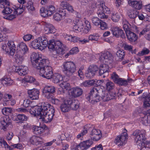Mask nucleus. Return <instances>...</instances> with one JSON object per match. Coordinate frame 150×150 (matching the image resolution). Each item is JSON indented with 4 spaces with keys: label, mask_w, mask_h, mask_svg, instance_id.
Listing matches in <instances>:
<instances>
[{
    "label": "nucleus",
    "mask_w": 150,
    "mask_h": 150,
    "mask_svg": "<svg viewBox=\"0 0 150 150\" xmlns=\"http://www.w3.org/2000/svg\"><path fill=\"white\" fill-rule=\"evenodd\" d=\"M79 52V49L77 47H74L72 48L66 55H65L66 58L68 57V56L70 55L74 54H76Z\"/></svg>",
    "instance_id": "nucleus-47"
},
{
    "label": "nucleus",
    "mask_w": 150,
    "mask_h": 150,
    "mask_svg": "<svg viewBox=\"0 0 150 150\" xmlns=\"http://www.w3.org/2000/svg\"><path fill=\"white\" fill-rule=\"evenodd\" d=\"M84 27L83 24L81 21H79L76 24L74 25L73 28L75 31H81Z\"/></svg>",
    "instance_id": "nucleus-31"
},
{
    "label": "nucleus",
    "mask_w": 150,
    "mask_h": 150,
    "mask_svg": "<svg viewBox=\"0 0 150 150\" xmlns=\"http://www.w3.org/2000/svg\"><path fill=\"white\" fill-rule=\"evenodd\" d=\"M71 102L69 101H68V99H66L64 100L63 103L61 104L60 107L62 112H66L69 110L70 109L69 103H70Z\"/></svg>",
    "instance_id": "nucleus-25"
},
{
    "label": "nucleus",
    "mask_w": 150,
    "mask_h": 150,
    "mask_svg": "<svg viewBox=\"0 0 150 150\" xmlns=\"http://www.w3.org/2000/svg\"><path fill=\"white\" fill-rule=\"evenodd\" d=\"M98 69V68L96 65L90 66L88 69V72L85 74V76L89 78H92L95 75Z\"/></svg>",
    "instance_id": "nucleus-13"
},
{
    "label": "nucleus",
    "mask_w": 150,
    "mask_h": 150,
    "mask_svg": "<svg viewBox=\"0 0 150 150\" xmlns=\"http://www.w3.org/2000/svg\"><path fill=\"white\" fill-rule=\"evenodd\" d=\"M100 59L103 62L110 64L113 62V57L110 53L107 52L101 54Z\"/></svg>",
    "instance_id": "nucleus-9"
},
{
    "label": "nucleus",
    "mask_w": 150,
    "mask_h": 150,
    "mask_svg": "<svg viewBox=\"0 0 150 150\" xmlns=\"http://www.w3.org/2000/svg\"><path fill=\"white\" fill-rule=\"evenodd\" d=\"M109 67L108 64H103L100 65L99 68V74L101 76L103 74L108 72Z\"/></svg>",
    "instance_id": "nucleus-26"
},
{
    "label": "nucleus",
    "mask_w": 150,
    "mask_h": 150,
    "mask_svg": "<svg viewBox=\"0 0 150 150\" xmlns=\"http://www.w3.org/2000/svg\"><path fill=\"white\" fill-rule=\"evenodd\" d=\"M99 6L102 8V9L105 13H110V9L105 5V3L103 1L100 2Z\"/></svg>",
    "instance_id": "nucleus-42"
},
{
    "label": "nucleus",
    "mask_w": 150,
    "mask_h": 150,
    "mask_svg": "<svg viewBox=\"0 0 150 150\" xmlns=\"http://www.w3.org/2000/svg\"><path fill=\"white\" fill-rule=\"evenodd\" d=\"M87 129H84L83 131L80 133L78 134L77 136V138L78 139L82 140L83 138V136L86 134L87 133Z\"/></svg>",
    "instance_id": "nucleus-60"
},
{
    "label": "nucleus",
    "mask_w": 150,
    "mask_h": 150,
    "mask_svg": "<svg viewBox=\"0 0 150 150\" xmlns=\"http://www.w3.org/2000/svg\"><path fill=\"white\" fill-rule=\"evenodd\" d=\"M111 78L114 82L115 83L119 78L118 75L116 74V73L114 72L111 74Z\"/></svg>",
    "instance_id": "nucleus-63"
},
{
    "label": "nucleus",
    "mask_w": 150,
    "mask_h": 150,
    "mask_svg": "<svg viewBox=\"0 0 150 150\" xmlns=\"http://www.w3.org/2000/svg\"><path fill=\"white\" fill-rule=\"evenodd\" d=\"M40 11L41 16L44 17L50 16H49V12L47 9H45L44 7H42L40 9Z\"/></svg>",
    "instance_id": "nucleus-45"
},
{
    "label": "nucleus",
    "mask_w": 150,
    "mask_h": 150,
    "mask_svg": "<svg viewBox=\"0 0 150 150\" xmlns=\"http://www.w3.org/2000/svg\"><path fill=\"white\" fill-rule=\"evenodd\" d=\"M30 142L32 144L38 145L43 143L42 138L35 136H32L30 139Z\"/></svg>",
    "instance_id": "nucleus-18"
},
{
    "label": "nucleus",
    "mask_w": 150,
    "mask_h": 150,
    "mask_svg": "<svg viewBox=\"0 0 150 150\" xmlns=\"http://www.w3.org/2000/svg\"><path fill=\"white\" fill-rule=\"evenodd\" d=\"M141 120L142 124L145 125L147 126L149 122V121L148 120V116L147 115H144V117H141Z\"/></svg>",
    "instance_id": "nucleus-56"
},
{
    "label": "nucleus",
    "mask_w": 150,
    "mask_h": 150,
    "mask_svg": "<svg viewBox=\"0 0 150 150\" xmlns=\"http://www.w3.org/2000/svg\"><path fill=\"white\" fill-rule=\"evenodd\" d=\"M7 45L8 48L11 50V56H13L15 53L16 48L14 42L11 41H8Z\"/></svg>",
    "instance_id": "nucleus-37"
},
{
    "label": "nucleus",
    "mask_w": 150,
    "mask_h": 150,
    "mask_svg": "<svg viewBox=\"0 0 150 150\" xmlns=\"http://www.w3.org/2000/svg\"><path fill=\"white\" fill-rule=\"evenodd\" d=\"M146 131L143 129L135 130L133 133V135L135 137V141L137 144L142 145V144H144L146 139Z\"/></svg>",
    "instance_id": "nucleus-7"
},
{
    "label": "nucleus",
    "mask_w": 150,
    "mask_h": 150,
    "mask_svg": "<svg viewBox=\"0 0 150 150\" xmlns=\"http://www.w3.org/2000/svg\"><path fill=\"white\" fill-rule=\"evenodd\" d=\"M85 25L84 31L86 33H87L91 29L90 23L88 21L86 20L85 21Z\"/></svg>",
    "instance_id": "nucleus-46"
},
{
    "label": "nucleus",
    "mask_w": 150,
    "mask_h": 150,
    "mask_svg": "<svg viewBox=\"0 0 150 150\" xmlns=\"http://www.w3.org/2000/svg\"><path fill=\"white\" fill-rule=\"evenodd\" d=\"M83 93V91L81 88L76 87L73 89L71 92V95L75 97H77L81 95Z\"/></svg>",
    "instance_id": "nucleus-28"
},
{
    "label": "nucleus",
    "mask_w": 150,
    "mask_h": 150,
    "mask_svg": "<svg viewBox=\"0 0 150 150\" xmlns=\"http://www.w3.org/2000/svg\"><path fill=\"white\" fill-rule=\"evenodd\" d=\"M1 82L4 85L10 86L13 84V81L10 78L6 77L2 79Z\"/></svg>",
    "instance_id": "nucleus-40"
},
{
    "label": "nucleus",
    "mask_w": 150,
    "mask_h": 150,
    "mask_svg": "<svg viewBox=\"0 0 150 150\" xmlns=\"http://www.w3.org/2000/svg\"><path fill=\"white\" fill-rule=\"evenodd\" d=\"M116 54L120 59H123L125 55L124 51L123 50H119L117 52Z\"/></svg>",
    "instance_id": "nucleus-53"
},
{
    "label": "nucleus",
    "mask_w": 150,
    "mask_h": 150,
    "mask_svg": "<svg viewBox=\"0 0 150 150\" xmlns=\"http://www.w3.org/2000/svg\"><path fill=\"white\" fill-rule=\"evenodd\" d=\"M10 4L8 6L5 5L4 7L3 8H4L2 11V13L4 14H9L11 13L13 11L12 9L9 7Z\"/></svg>",
    "instance_id": "nucleus-41"
},
{
    "label": "nucleus",
    "mask_w": 150,
    "mask_h": 150,
    "mask_svg": "<svg viewBox=\"0 0 150 150\" xmlns=\"http://www.w3.org/2000/svg\"><path fill=\"white\" fill-rule=\"evenodd\" d=\"M31 59L34 67L37 69L40 76L47 79L52 78L53 69L52 67L49 65L48 60L42 59L38 54L35 53L32 54Z\"/></svg>",
    "instance_id": "nucleus-1"
},
{
    "label": "nucleus",
    "mask_w": 150,
    "mask_h": 150,
    "mask_svg": "<svg viewBox=\"0 0 150 150\" xmlns=\"http://www.w3.org/2000/svg\"><path fill=\"white\" fill-rule=\"evenodd\" d=\"M62 66L63 71L65 75L67 76H71L76 71V67L73 62H65L63 63Z\"/></svg>",
    "instance_id": "nucleus-6"
},
{
    "label": "nucleus",
    "mask_w": 150,
    "mask_h": 150,
    "mask_svg": "<svg viewBox=\"0 0 150 150\" xmlns=\"http://www.w3.org/2000/svg\"><path fill=\"white\" fill-rule=\"evenodd\" d=\"M1 48L6 54L11 56L10 49L8 48V46H7L6 44L3 45L1 47Z\"/></svg>",
    "instance_id": "nucleus-51"
},
{
    "label": "nucleus",
    "mask_w": 150,
    "mask_h": 150,
    "mask_svg": "<svg viewBox=\"0 0 150 150\" xmlns=\"http://www.w3.org/2000/svg\"><path fill=\"white\" fill-rule=\"evenodd\" d=\"M48 48L53 51L52 55L53 57L57 58L58 54L63 55L65 53V51L67 49L66 45H63L59 40L55 41L51 40L48 42Z\"/></svg>",
    "instance_id": "nucleus-3"
},
{
    "label": "nucleus",
    "mask_w": 150,
    "mask_h": 150,
    "mask_svg": "<svg viewBox=\"0 0 150 150\" xmlns=\"http://www.w3.org/2000/svg\"><path fill=\"white\" fill-rule=\"evenodd\" d=\"M15 72L20 76L25 75L28 72V67L22 65L16 67Z\"/></svg>",
    "instance_id": "nucleus-15"
},
{
    "label": "nucleus",
    "mask_w": 150,
    "mask_h": 150,
    "mask_svg": "<svg viewBox=\"0 0 150 150\" xmlns=\"http://www.w3.org/2000/svg\"><path fill=\"white\" fill-rule=\"evenodd\" d=\"M129 3L130 6L135 9L140 10L142 7V2L141 1H129Z\"/></svg>",
    "instance_id": "nucleus-23"
},
{
    "label": "nucleus",
    "mask_w": 150,
    "mask_h": 150,
    "mask_svg": "<svg viewBox=\"0 0 150 150\" xmlns=\"http://www.w3.org/2000/svg\"><path fill=\"white\" fill-rule=\"evenodd\" d=\"M44 32L46 34L54 33L55 32V28L53 25L49 23H47L45 25L44 28Z\"/></svg>",
    "instance_id": "nucleus-22"
},
{
    "label": "nucleus",
    "mask_w": 150,
    "mask_h": 150,
    "mask_svg": "<svg viewBox=\"0 0 150 150\" xmlns=\"http://www.w3.org/2000/svg\"><path fill=\"white\" fill-rule=\"evenodd\" d=\"M126 35L129 40L132 42H136L138 39V36L135 33L131 31H128Z\"/></svg>",
    "instance_id": "nucleus-21"
},
{
    "label": "nucleus",
    "mask_w": 150,
    "mask_h": 150,
    "mask_svg": "<svg viewBox=\"0 0 150 150\" xmlns=\"http://www.w3.org/2000/svg\"><path fill=\"white\" fill-rule=\"evenodd\" d=\"M138 12L135 10L130 9L128 10L127 15L131 18L134 19L136 18L138 15Z\"/></svg>",
    "instance_id": "nucleus-38"
},
{
    "label": "nucleus",
    "mask_w": 150,
    "mask_h": 150,
    "mask_svg": "<svg viewBox=\"0 0 150 150\" xmlns=\"http://www.w3.org/2000/svg\"><path fill=\"white\" fill-rule=\"evenodd\" d=\"M25 54L20 52L17 51L14 56V59L16 62L19 64H21L25 59Z\"/></svg>",
    "instance_id": "nucleus-17"
},
{
    "label": "nucleus",
    "mask_w": 150,
    "mask_h": 150,
    "mask_svg": "<svg viewBox=\"0 0 150 150\" xmlns=\"http://www.w3.org/2000/svg\"><path fill=\"white\" fill-rule=\"evenodd\" d=\"M26 7L29 11H35V8L34 6L33 3L31 1H29L27 3Z\"/></svg>",
    "instance_id": "nucleus-43"
},
{
    "label": "nucleus",
    "mask_w": 150,
    "mask_h": 150,
    "mask_svg": "<svg viewBox=\"0 0 150 150\" xmlns=\"http://www.w3.org/2000/svg\"><path fill=\"white\" fill-rule=\"evenodd\" d=\"M144 146L142 148V150H145V149H146V150H150V140L147 141L146 142H144Z\"/></svg>",
    "instance_id": "nucleus-55"
},
{
    "label": "nucleus",
    "mask_w": 150,
    "mask_h": 150,
    "mask_svg": "<svg viewBox=\"0 0 150 150\" xmlns=\"http://www.w3.org/2000/svg\"><path fill=\"white\" fill-rule=\"evenodd\" d=\"M100 95L99 97L100 100H102L104 101H107L111 100V97H109L108 92L106 91L103 89H100L99 90Z\"/></svg>",
    "instance_id": "nucleus-16"
},
{
    "label": "nucleus",
    "mask_w": 150,
    "mask_h": 150,
    "mask_svg": "<svg viewBox=\"0 0 150 150\" xmlns=\"http://www.w3.org/2000/svg\"><path fill=\"white\" fill-rule=\"evenodd\" d=\"M33 133L37 135L41 134L45 131V129L43 127L36 126L33 127Z\"/></svg>",
    "instance_id": "nucleus-33"
},
{
    "label": "nucleus",
    "mask_w": 150,
    "mask_h": 150,
    "mask_svg": "<svg viewBox=\"0 0 150 150\" xmlns=\"http://www.w3.org/2000/svg\"><path fill=\"white\" fill-rule=\"evenodd\" d=\"M128 139L127 134L126 132L122 133L121 135L117 136L115 139V142L118 146H120L125 145Z\"/></svg>",
    "instance_id": "nucleus-10"
},
{
    "label": "nucleus",
    "mask_w": 150,
    "mask_h": 150,
    "mask_svg": "<svg viewBox=\"0 0 150 150\" xmlns=\"http://www.w3.org/2000/svg\"><path fill=\"white\" fill-rule=\"evenodd\" d=\"M90 137L91 139L95 141H98L100 139L102 134L100 131L98 129H93L90 133Z\"/></svg>",
    "instance_id": "nucleus-12"
},
{
    "label": "nucleus",
    "mask_w": 150,
    "mask_h": 150,
    "mask_svg": "<svg viewBox=\"0 0 150 150\" xmlns=\"http://www.w3.org/2000/svg\"><path fill=\"white\" fill-rule=\"evenodd\" d=\"M100 28L102 30H104L107 28L108 25L106 23L101 21L100 23Z\"/></svg>",
    "instance_id": "nucleus-62"
},
{
    "label": "nucleus",
    "mask_w": 150,
    "mask_h": 150,
    "mask_svg": "<svg viewBox=\"0 0 150 150\" xmlns=\"http://www.w3.org/2000/svg\"><path fill=\"white\" fill-rule=\"evenodd\" d=\"M9 5V2L7 0H0V7L3 8L4 5L8 6Z\"/></svg>",
    "instance_id": "nucleus-59"
},
{
    "label": "nucleus",
    "mask_w": 150,
    "mask_h": 150,
    "mask_svg": "<svg viewBox=\"0 0 150 150\" xmlns=\"http://www.w3.org/2000/svg\"><path fill=\"white\" fill-rule=\"evenodd\" d=\"M8 116H4L1 118V125L3 126L4 129H5L8 126L11 124V122L9 121Z\"/></svg>",
    "instance_id": "nucleus-24"
},
{
    "label": "nucleus",
    "mask_w": 150,
    "mask_h": 150,
    "mask_svg": "<svg viewBox=\"0 0 150 150\" xmlns=\"http://www.w3.org/2000/svg\"><path fill=\"white\" fill-rule=\"evenodd\" d=\"M48 99L54 104L58 105L61 103L60 100L58 99L55 98L54 96H53V97L51 98V99Z\"/></svg>",
    "instance_id": "nucleus-54"
},
{
    "label": "nucleus",
    "mask_w": 150,
    "mask_h": 150,
    "mask_svg": "<svg viewBox=\"0 0 150 150\" xmlns=\"http://www.w3.org/2000/svg\"><path fill=\"white\" fill-rule=\"evenodd\" d=\"M91 21L94 25L97 26L99 25L102 20L97 17H94L92 18Z\"/></svg>",
    "instance_id": "nucleus-52"
},
{
    "label": "nucleus",
    "mask_w": 150,
    "mask_h": 150,
    "mask_svg": "<svg viewBox=\"0 0 150 150\" xmlns=\"http://www.w3.org/2000/svg\"><path fill=\"white\" fill-rule=\"evenodd\" d=\"M123 47L124 50L128 51L129 52H130L131 50L133 48L132 46L126 43L123 44Z\"/></svg>",
    "instance_id": "nucleus-61"
},
{
    "label": "nucleus",
    "mask_w": 150,
    "mask_h": 150,
    "mask_svg": "<svg viewBox=\"0 0 150 150\" xmlns=\"http://www.w3.org/2000/svg\"><path fill=\"white\" fill-rule=\"evenodd\" d=\"M100 89H102L98 87H93L91 89L89 94L86 97L87 100L92 103L99 101L100 100L99 97L100 93L99 90Z\"/></svg>",
    "instance_id": "nucleus-5"
},
{
    "label": "nucleus",
    "mask_w": 150,
    "mask_h": 150,
    "mask_svg": "<svg viewBox=\"0 0 150 150\" xmlns=\"http://www.w3.org/2000/svg\"><path fill=\"white\" fill-rule=\"evenodd\" d=\"M38 118L45 122H51L54 115V110L53 107L47 103H42L38 106Z\"/></svg>",
    "instance_id": "nucleus-2"
},
{
    "label": "nucleus",
    "mask_w": 150,
    "mask_h": 150,
    "mask_svg": "<svg viewBox=\"0 0 150 150\" xmlns=\"http://www.w3.org/2000/svg\"><path fill=\"white\" fill-rule=\"evenodd\" d=\"M111 30L113 35L117 38L120 37L122 38H125V33L122 30L117 26H113L111 28Z\"/></svg>",
    "instance_id": "nucleus-11"
},
{
    "label": "nucleus",
    "mask_w": 150,
    "mask_h": 150,
    "mask_svg": "<svg viewBox=\"0 0 150 150\" xmlns=\"http://www.w3.org/2000/svg\"><path fill=\"white\" fill-rule=\"evenodd\" d=\"M150 52L149 50L146 48H144L138 54V55L142 56L144 55L147 54Z\"/></svg>",
    "instance_id": "nucleus-50"
},
{
    "label": "nucleus",
    "mask_w": 150,
    "mask_h": 150,
    "mask_svg": "<svg viewBox=\"0 0 150 150\" xmlns=\"http://www.w3.org/2000/svg\"><path fill=\"white\" fill-rule=\"evenodd\" d=\"M53 81L55 83H57L63 80L62 76L60 74L56 73L53 74L52 77Z\"/></svg>",
    "instance_id": "nucleus-32"
},
{
    "label": "nucleus",
    "mask_w": 150,
    "mask_h": 150,
    "mask_svg": "<svg viewBox=\"0 0 150 150\" xmlns=\"http://www.w3.org/2000/svg\"><path fill=\"white\" fill-rule=\"evenodd\" d=\"M142 98L144 99L145 100L144 103V107H147L150 106V95H146L145 93H143L142 96Z\"/></svg>",
    "instance_id": "nucleus-29"
},
{
    "label": "nucleus",
    "mask_w": 150,
    "mask_h": 150,
    "mask_svg": "<svg viewBox=\"0 0 150 150\" xmlns=\"http://www.w3.org/2000/svg\"><path fill=\"white\" fill-rule=\"evenodd\" d=\"M55 87L52 86H46L43 89V95L47 99H50L54 95L55 92Z\"/></svg>",
    "instance_id": "nucleus-8"
},
{
    "label": "nucleus",
    "mask_w": 150,
    "mask_h": 150,
    "mask_svg": "<svg viewBox=\"0 0 150 150\" xmlns=\"http://www.w3.org/2000/svg\"><path fill=\"white\" fill-rule=\"evenodd\" d=\"M68 101H70L71 103H69V107L70 109H71L74 110H77L79 108V104L77 100H72L71 99L68 98Z\"/></svg>",
    "instance_id": "nucleus-27"
},
{
    "label": "nucleus",
    "mask_w": 150,
    "mask_h": 150,
    "mask_svg": "<svg viewBox=\"0 0 150 150\" xmlns=\"http://www.w3.org/2000/svg\"><path fill=\"white\" fill-rule=\"evenodd\" d=\"M47 44V38L46 37L42 36L33 41L31 43V46L34 49L42 50L46 47Z\"/></svg>",
    "instance_id": "nucleus-4"
},
{
    "label": "nucleus",
    "mask_w": 150,
    "mask_h": 150,
    "mask_svg": "<svg viewBox=\"0 0 150 150\" xmlns=\"http://www.w3.org/2000/svg\"><path fill=\"white\" fill-rule=\"evenodd\" d=\"M15 8H13L15 10V11L13 13L16 14V15L21 14L24 11V9L25 8L23 5L22 6L20 5H15L14 6Z\"/></svg>",
    "instance_id": "nucleus-30"
},
{
    "label": "nucleus",
    "mask_w": 150,
    "mask_h": 150,
    "mask_svg": "<svg viewBox=\"0 0 150 150\" xmlns=\"http://www.w3.org/2000/svg\"><path fill=\"white\" fill-rule=\"evenodd\" d=\"M101 9L102 8L100 7L99 6L98 9L97 11V14L98 17L101 19L107 18L108 17V16L105 14V13Z\"/></svg>",
    "instance_id": "nucleus-35"
},
{
    "label": "nucleus",
    "mask_w": 150,
    "mask_h": 150,
    "mask_svg": "<svg viewBox=\"0 0 150 150\" xmlns=\"http://www.w3.org/2000/svg\"><path fill=\"white\" fill-rule=\"evenodd\" d=\"M12 111V109L8 107L4 108L2 110L3 114L7 116H8L7 115L9 114H11Z\"/></svg>",
    "instance_id": "nucleus-44"
},
{
    "label": "nucleus",
    "mask_w": 150,
    "mask_h": 150,
    "mask_svg": "<svg viewBox=\"0 0 150 150\" xmlns=\"http://www.w3.org/2000/svg\"><path fill=\"white\" fill-rule=\"evenodd\" d=\"M27 119L26 116L23 114H18L15 117V120L18 121L19 123H22L24 121H26Z\"/></svg>",
    "instance_id": "nucleus-34"
},
{
    "label": "nucleus",
    "mask_w": 150,
    "mask_h": 150,
    "mask_svg": "<svg viewBox=\"0 0 150 150\" xmlns=\"http://www.w3.org/2000/svg\"><path fill=\"white\" fill-rule=\"evenodd\" d=\"M7 37L5 34L0 33V42L5 41L7 39Z\"/></svg>",
    "instance_id": "nucleus-64"
},
{
    "label": "nucleus",
    "mask_w": 150,
    "mask_h": 150,
    "mask_svg": "<svg viewBox=\"0 0 150 150\" xmlns=\"http://www.w3.org/2000/svg\"><path fill=\"white\" fill-rule=\"evenodd\" d=\"M28 97L31 100H37L39 98L40 92L37 89H33L28 91Z\"/></svg>",
    "instance_id": "nucleus-14"
},
{
    "label": "nucleus",
    "mask_w": 150,
    "mask_h": 150,
    "mask_svg": "<svg viewBox=\"0 0 150 150\" xmlns=\"http://www.w3.org/2000/svg\"><path fill=\"white\" fill-rule=\"evenodd\" d=\"M120 18V16L117 13L112 14L111 18L113 22H117L119 20Z\"/></svg>",
    "instance_id": "nucleus-57"
},
{
    "label": "nucleus",
    "mask_w": 150,
    "mask_h": 150,
    "mask_svg": "<svg viewBox=\"0 0 150 150\" xmlns=\"http://www.w3.org/2000/svg\"><path fill=\"white\" fill-rule=\"evenodd\" d=\"M60 86L63 89L66 90H69L70 89L69 83L66 82L64 81L62 82L60 84Z\"/></svg>",
    "instance_id": "nucleus-48"
},
{
    "label": "nucleus",
    "mask_w": 150,
    "mask_h": 150,
    "mask_svg": "<svg viewBox=\"0 0 150 150\" xmlns=\"http://www.w3.org/2000/svg\"><path fill=\"white\" fill-rule=\"evenodd\" d=\"M18 50L17 52H20L22 53L25 54L28 51V48L25 43H20L17 46Z\"/></svg>",
    "instance_id": "nucleus-20"
},
{
    "label": "nucleus",
    "mask_w": 150,
    "mask_h": 150,
    "mask_svg": "<svg viewBox=\"0 0 150 150\" xmlns=\"http://www.w3.org/2000/svg\"><path fill=\"white\" fill-rule=\"evenodd\" d=\"M66 13L65 10L63 9L62 11L60 10L59 13H56L53 16L54 19L56 21H60L65 18Z\"/></svg>",
    "instance_id": "nucleus-19"
},
{
    "label": "nucleus",
    "mask_w": 150,
    "mask_h": 150,
    "mask_svg": "<svg viewBox=\"0 0 150 150\" xmlns=\"http://www.w3.org/2000/svg\"><path fill=\"white\" fill-rule=\"evenodd\" d=\"M49 12V16H51L55 11V8L53 5L49 6L47 9Z\"/></svg>",
    "instance_id": "nucleus-58"
},
{
    "label": "nucleus",
    "mask_w": 150,
    "mask_h": 150,
    "mask_svg": "<svg viewBox=\"0 0 150 150\" xmlns=\"http://www.w3.org/2000/svg\"><path fill=\"white\" fill-rule=\"evenodd\" d=\"M38 110V106H34L31 107L30 110V113L34 116H37L38 118L39 112Z\"/></svg>",
    "instance_id": "nucleus-36"
},
{
    "label": "nucleus",
    "mask_w": 150,
    "mask_h": 150,
    "mask_svg": "<svg viewBox=\"0 0 150 150\" xmlns=\"http://www.w3.org/2000/svg\"><path fill=\"white\" fill-rule=\"evenodd\" d=\"M107 89L108 91H110L113 89L115 87V85L111 81H108L106 83Z\"/></svg>",
    "instance_id": "nucleus-49"
},
{
    "label": "nucleus",
    "mask_w": 150,
    "mask_h": 150,
    "mask_svg": "<svg viewBox=\"0 0 150 150\" xmlns=\"http://www.w3.org/2000/svg\"><path fill=\"white\" fill-rule=\"evenodd\" d=\"M81 145H83V149L84 150H86L93 143V142L90 140H87L83 141L81 142Z\"/></svg>",
    "instance_id": "nucleus-39"
}]
</instances>
